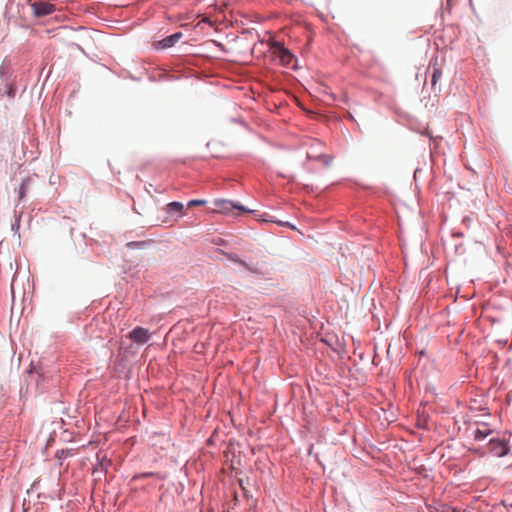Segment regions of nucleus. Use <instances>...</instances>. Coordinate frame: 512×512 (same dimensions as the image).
I'll return each mask as SVG.
<instances>
[{"label":"nucleus","instance_id":"f257e3e1","mask_svg":"<svg viewBox=\"0 0 512 512\" xmlns=\"http://www.w3.org/2000/svg\"><path fill=\"white\" fill-rule=\"evenodd\" d=\"M129 338L136 344H145L150 339V333L148 329L138 326L129 333Z\"/></svg>","mask_w":512,"mask_h":512},{"label":"nucleus","instance_id":"f03ea898","mask_svg":"<svg viewBox=\"0 0 512 512\" xmlns=\"http://www.w3.org/2000/svg\"><path fill=\"white\" fill-rule=\"evenodd\" d=\"M489 447L490 451L497 457H503L509 451V447L504 440L493 439L490 441Z\"/></svg>","mask_w":512,"mask_h":512},{"label":"nucleus","instance_id":"7ed1b4c3","mask_svg":"<svg viewBox=\"0 0 512 512\" xmlns=\"http://www.w3.org/2000/svg\"><path fill=\"white\" fill-rule=\"evenodd\" d=\"M33 11L36 16L42 17L52 14L55 11V6L49 2H35L32 4Z\"/></svg>","mask_w":512,"mask_h":512},{"label":"nucleus","instance_id":"20e7f679","mask_svg":"<svg viewBox=\"0 0 512 512\" xmlns=\"http://www.w3.org/2000/svg\"><path fill=\"white\" fill-rule=\"evenodd\" d=\"M214 205H215V210L220 212V213H229L233 209H238V210H240L242 212H246L247 211L243 206L234 205L229 200H216L214 202Z\"/></svg>","mask_w":512,"mask_h":512},{"label":"nucleus","instance_id":"39448f33","mask_svg":"<svg viewBox=\"0 0 512 512\" xmlns=\"http://www.w3.org/2000/svg\"><path fill=\"white\" fill-rule=\"evenodd\" d=\"M183 34L181 32L174 33L161 41L155 42L154 47L156 49H166L172 47L175 43H177L181 38Z\"/></svg>","mask_w":512,"mask_h":512},{"label":"nucleus","instance_id":"423d86ee","mask_svg":"<svg viewBox=\"0 0 512 512\" xmlns=\"http://www.w3.org/2000/svg\"><path fill=\"white\" fill-rule=\"evenodd\" d=\"M430 67H432V69H433L432 77H431V87H432V90L435 92V95L437 96L440 92V89L437 88V83L442 77V69L440 67H438L437 62H435L433 64L431 63Z\"/></svg>","mask_w":512,"mask_h":512},{"label":"nucleus","instance_id":"0eeeda50","mask_svg":"<svg viewBox=\"0 0 512 512\" xmlns=\"http://www.w3.org/2000/svg\"><path fill=\"white\" fill-rule=\"evenodd\" d=\"M271 49L272 53L284 64L285 57L288 55V50L284 47V43L274 42Z\"/></svg>","mask_w":512,"mask_h":512},{"label":"nucleus","instance_id":"6e6552de","mask_svg":"<svg viewBox=\"0 0 512 512\" xmlns=\"http://www.w3.org/2000/svg\"><path fill=\"white\" fill-rule=\"evenodd\" d=\"M307 157L309 159H316V160L322 161L323 164L326 166L330 165L332 162L331 156L325 155L323 153H316V151H314V150L307 151Z\"/></svg>","mask_w":512,"mask_h":512},{"label":"nucleus","instance_id":"1a4fd4ad","mask_svg":"<svg viewBox=\"0 0 512 512\" xmlns=\"http://www.w3.org/2000/svg\"><path fill=\"white\" fill-rule=\"evenodd\" d=\"M183 209H184L183 204L180 203V202H177V201L170 202L166 206V210H167L168 213L178 212L181 215H183Z\"/></svg>","mask_w":512,"mask_h":512},{"label":"nucleus","instance_id":"9d476101","mask_svg":"<svg viewBox=\"0 0 512 512\" xmlns=\"http://www.w3.org/2000/svg\"><path fill=\"white\" fill-rule=\"evenodd\" d=\"M490 434V430L485 429H476L474 432V438L475 440H483Z\"/></svg>","mask_w":512,"mask_h":512},{"label":"nucleus","instance_id":"9b49d317","mask_svg":"<svg viewBox=\"0 0 512 512\" xmlns=\"http://www.w3.org/2000/svg\"><path fill=\"white\" fill-rule=\"evenodd\" d=\"M206 203L205 200H201V199H194V200H190L188 202V207H194V206H202Z\"/></svg>","mask_w":512,"mask_h":512},{"label":"nucleus","instance_id":"f8f14e48","mask_svg":"<svg viewBox=\"0 0 512 512\" xmlns=\"http://www.w3.org/2000/svg\"><path fill=\"white\" fill-rule=\"evenodd\" d=\"M265 222H273V223H277L281 226H288V221H278L276 220L273 216H270L268 218H265L264 219Z\"/></svg>","mask_w":512,"mask_h":512},{"label":"nucleus","instance_id":"ddd939ff","mask_svg":"<svg viewBox=\"0 0 512 512\" xmlns=\"http://www.w3.org/2000/svg\"><path fill=\"white\" fill-rule=\"evenodd\" d=\"M25 192H26V185L22 184L20 189H19V196H20V198H22L24 196Z\"/></svg>","mask_w":512,"mask_h":512},{"label":"nucleus","instance_id":"4468645a","mask_svg":"<svg viewBox=\"0 0 512 512\" xmlns=\"http://www.w3.org/2000/svg\"><path fill=\"white\" fill-rule=\"evenodd\" d=\"M145 243L144 242H129L127 244L128 247H134V246H143Z\"/></svg>","mask_w":512,"mask_h":512},{"label":"nucleus","instance_id":"2eb2a0df","mask_svg":"<svg viewBox=\"0 0 512 512\" xmlns=\"http://www.w3.org/2000/svg\"><path fill=\"white\" fill-rule=\"evenodd\" d=\"M312 143H313V145H315L318 148L322 147V144L320 142H318V141L313 140Z\"/></svg>","mask_w":512,"mask_h":512},{"label":"nucleus","instance_id":"dca6fc26","mask_svg":"<svg viewBox=\"0 0 512 512\" xmlns=\"http://www.w3.org/2000/svg\"><path fill=\"white\" fill-rule=\"evenodd\" d=\"M233 261L238 262V263H240V264H241V265H243V266H246V264H245L242 260L234 259V258H233Z\"/></svg>","mask_w":512,"mask_h":512},{"label":"nucleus","instance_id":"f3484780","mask_svg":"<svg viewBox=\"0 0 512 512\" xmlns=\"http://www.w3.org/2000/svg\"><path fill=\"white\" fill-rule=\"evenodd\" d=\"M348 117L350 120L354 121V117L350 113H348Z\"/></svg>","mask_w":512,"mask_h":512},{"label":"nucleus","instance_id":"a211bd4d","mask_svg":"<svg viewBox=\"0 0 512 512\" xmlns=\"http://www.w3.org/2000/svg\"><path fill=\"white\" fill-rule=\"evenodd\" d=\"M290 229H296L292 224L289 225Z\"/></svg>","mask_w":512,"mask_h":512},{"label":"nucleus","instance_id":"6ab92c4d","mask_svg":"<svg viewBox=\"0 0 512 512\" xmlns=\"http://www.w3.org/2000/svg\"><path fill=\"white\" fill-rule=\"evenodd\" d=\"M289 57H290V62L292 61V58H293V55L290 53L289 54Z\"/></svg>","mask_w":512,"mask_h":512}]
</instances>
